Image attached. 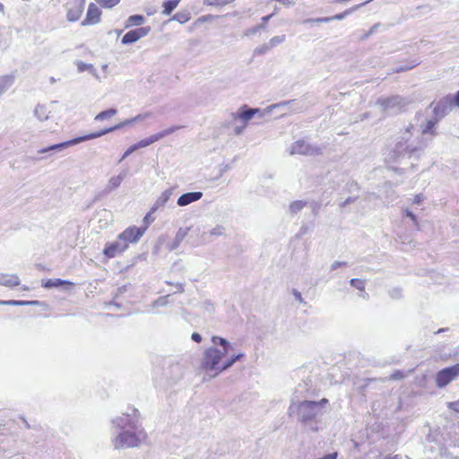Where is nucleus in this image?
<instances>
[{"mask_svg":"<svg viewBox=\"0 0 459 459\" xmlns=\"http://www.w3.org/2000/svg\"><path fill=\"white\" fill-rule=\"evenodd\" d=\"M404 377V374L400 371V370H396L394 371L391 376H390V379L392 380H401Z\"/></svg>","mask_w":459,"mask_h":459,"instance_id":"8fccbe9b","label":"nucleus"},{"mask_svg":"<svg viewBox=\"0 0 459 459\" xmlns=\"http://www.w3.org/2000/svg\"><path fill=\"white\" fill-rule=\"evenodd\" d=\"M202 197H203L202 192H188V193L181 195L178 197V199L177 201V204L181 207L186 206L192 203H195V202L200 200Z\"/></svg>","mask_w":459,"mask_h":459,"instance_id":"a211bd4d","label":"nucleus"},{"mask_svg":"<svg viewBox=\"0 0 459 459\" xmlns=\"http://www.w3.org/2000/svg\"><path fill=\"white\" fill-rule=\"evenodd\" d=\"M127 171L123 170L121 171L117 176L112 177L109 180L108 185L105 187L106 193H111L115 189H117L122 183V181L126 178Z\"/></svg>","mask_w":459,"mask_h":459,"instance_id":"aec40b11","label":"nucleus"},{"mask_svg":"<svg viewBox=\"0 0 459 459\" xmlns=\"http://www.w3.org/2000/svg\"><path fill=\"white\" fill-rule=\"evenodd\" d=\"M117 110L116 108H109V109H107L105 111H102L100 113H99L96 117H95V120L97 121H102L104 119H107V118H109V117H112L113 116H115L117 114Z\"/></svg>","mask_w":459,"mask_h":459,"instance_id":"e433bc0d","label":"nucleus"},{"mask_svg":"<svg viewBox=\"0 0 459 459\" xmlns=\"http://www.w3.org/2000/svg\"><path fill=\"white\" fill-rule=\"evenodd\" d=\"M175 286H176V289H177L178 292H179V293L184 292V285H183V283L178 282V283L175 284Z\"/></svg>","mask_w":459,"mask_h":459,"instance_id":"052dcab7","label":"nucleus"},{"mask_svg":"<svg viewBox=\"0 0 459 459\" xmlns=\"http://www.w3.org/2000/svg\"><path fill=\"white\" fill-rule=\"evenodd\" d=\"M50 111L45 105H37L34 109V115L40 121H46L49 117Z\"/></svg>","mask_w":459,"mask_h":459,"instance_id":"bb28decb","label":"nucleus"},{"mask_svg":"<svg viewBox=\"0 0 459 459\" xmlns=\"http://www.w3.org/2000/svg\"><path fill=\"white\" fill-rule=\"evenodd\" d=\"M290 154H299L307 156H316L323 152V149L317 145H312L304 140H298L291 145Z\"/></svg>","mask_w":459,"mask_h":459,"instance_id":"9d476101","label":"nucleus"},{"mask_svg":"<svg viewBox=\"0 0 459 459\" xmlns=\"http://www.w3.org/2000/svg\"><path fill=\"white\" fill-rule=\"evenodd\" d=\"M350 284H351V286H352L355 289H357L358 290H359V297H360L361 299H363L365 300H368L369 299V295L365 291V284H366L365 280L353 278L350 281Z\"/></svg>","mask_w":459,"mask_h":459,"instance_id":"b1692460","label":"nucleus"},{"mask_svg":"<svg viewBox=\"0 0 459 459\" xmlns=\"http://www.w3.org/2000/svg\"><path fill=\"white\" fill-rule=\"evenodd\" d=\"M168 298H169V295L167 296H163V297H160L158 299L154 300L152 302V307H164L168 304Z\"/></svg>","mask_w":459,"mask_h":459,"instance_id":"79ce46f5","label":"nucleus"},{"mask_svg":"<svg viewBox=\"0 0 459 459\" xmlns=\"http://www.w3.org/2000/svg\"><path fill=\"white\" fill-rule=\"evenodd\" d=\"M235 1L236 0H204V4L211 6L222 7Z\"/></svg>","mask_w":459,"mask_h":459,"instance_id":"4c0bfd02","label":"nucleus"},{"mask_svg":"<svg viewBox=\"0 0 459 459\" xmlns=\"http://www.w3.org/2000/svg\"><path fill=\"white\" fill-rule=\"evenodd\" d=\"M307 205L306 201L297 200L290 204L289 209L292 214H297Z\"/></svg>","mask_w":459,"mask_h":459,"instance_id":"72a5a7b5","label":"nucleus"},{"mask_svg":"<svg viewBox=\"0 0 459 459\" xmlns=\"http://www.w3.org/2000/svg\"><path fill=\"white\" fill-rule=\"evenodd\" d=\"M77 69L80 73L84 72L86 70H93V66L91 64H86L82 61H78L76 63Z\"/></svg>","mask_w":459,"mask_h":459,"instance_id":"c03bdc74","label":"nucleus"},{"mask_svg":"<svg viewBox=\"0 0 459 459\" xmlns=\"http://www.w3.org/2000/svg\"><path fill=\"white\" fill-rule=\"evenodd\" d=\"M190 230V228H186V229H182L180 228L173 241L169 244V250H175L177 249L179 245L181 244V242L186 238V237L187 236V233H188V230Z\"/></svg>","mask_w":459,"mask_h":459,"instance_id":"5701e85b","label":"nucleus"},{"mask_svg":"<svg viewBox=\"0 0 459 459\" xmlns=\"http://www.w3.org/2000/svg\"><path fill=\"white\" fill-rule=\"evenodd\" d=\"M368 117V113H364L363 115H361V118L360 119L364 120V119H366Z\"/></svg>","mask_w":459,"mask_h":459,"instance_id":"338daca9","label":"nucleus"},{"mask_svg":"<svg viewBox=\"0 0 459 459\" xmlns=\"http://www.w3.org/2000/svg\"><path fill=\"white\" fill-rule=\"evenodd\" d=\"M258 112H260L259 108H246L245 109L240 110L238 113V117L244 121H248L255 116V114H256Z\"/></svg>","mask_w":459,"mask_h":459,"instance_id":"cd10ccee","label":"nucleus"},{"mask_svg":"<svg viewBox=\"0 0 459 459\" xmlns=\"http://www.w3.org/2000/svg\"><path fill=\"white\" fill-rule=\"evenodd\" d=\"M303 23H326L329 22V19H325V17L320 18H308L302 22Z\"/></svg>","mask_w":459,"mask_h":459,"instance_id":"37998d69","label":"nucleus"},{"mask_svg":"<svg viewBox=\"0 0 459 459\" xmlns=\"http://www.w3.org/2000/svg\"><path fill=\"white\" fill-rule=\"evenodd\" d=\"M173 187L163 191L152 206L151 212H155L158 209L164 207L173 195Z\"/></svg>","mask_w":459,"mask_h":459,"instance_id":"6ab92c4d","label":"nucleus"},{"mask_svg":"<svg viewBox=\"0 0 459 459\" xmlns=\"http://www.w3.org/2000/svg\"><path fill=\"white\" fill-rule=\"evenodd\" d=\"M366 4V3H362V4H357L350 9H347L346 11H344L343 13H337L333 16H330V17H325V19H329V22H332V21H342L343 20L347 15L352 13L354 11H357L359 10L360 7L364 6Z\"/></svg>","mask_w":459,"mask_h":459,"instance_id":"a878e982","label":"nucleus"},{"mask_svg":"<svg viewBox=\"0 0 459 459\" xmlns=\"http://www.w3.org/2000/svg\"><path fill=\"white\" fill-rule=\"evenodd\" d=\"M144 22V17L140 14H134L128 17L126 21V27L134 25H141Z\"/></svg>","mask_w":459,"mask_h":459,"instance_id":"f704fd0d","label":"nucleus"},{"mask_svg":"<svg viewBox=\"0 0 459 459\" xmlns=\"http://www.w3.org/2000/svg\"><path fill=\"white\" fill-rule=\"evenodd\" d=\"M371 34H368V31L367 33H365L362 37H361V39H368Z\"/></svg>","mask_w":459,"mask_h":459,"instance_id":"69168bd1","label":"nucleus"},{"mask_svg":"<svg viewBox=\"0 0 459 459\" xmlns=\"http://www.w3.org/2000/svg\"><path fill=\"white\" fill-rule=\"evenodd\" d=\"M423 114L417 112L413 119L400 132L394 152L398 156L420 158L437 134L435 121H421Z\"/></svg>","mask_w":459,"mask_h":459,"instance_id":"f257e3e1","label":"nucleus"},{"mask_svg":"<svg viewBox=\"0 0 459 459\" xmlns=\"http://www.w3.org/2000/svg\"><path fill=\"white\" fill-rule=\"evenodd\" d=\"M389 295L393 299H399L403 297L402 290L400 288H394L389 291Z\"/></svg>","mask_w":459,"mask_h":459,"instance_id":"a18cd8bd","label":"nucleus"},{"mask_svg":"<svg viewBox=\"0 0 459 459\" xmlns=\"http://www.w3.org/2000/svg\"><path fill=\"white\" fill-rule=\"evenodd\" d=\"M378 26H379V24H378V23H377V24H375L374 26H372V27L370 28V30H368V34H371V35H372V34L376 31V30H377V28Z\"/></svg>","mask_w":459,"mask_h":459,"instance_id":"e2e57ef3","label":"nucleus"},{"mask_svg":"<svg viewBox=\"0 0 459 459\" xmlns=\"http://www.w3.org/2000/svg\"><path fill=\"white\" fill-rule=\"evenodd\" d=\"M152 117V113L151 112H145V113H143V114H139L135 117H133V120H134V122H139V121H143L146 118H149V117Z\"/></svg>","mask_w":459,"mask_h":459,"instance_id":"49530a36","label":"nucleus"},{"mask_svg":"<svg viewBox=\"0 0 459 459\" xmlns=\"http://www.w3.org/2000/svg\"><path fill=\"white\" fill-rule=\"evenodd\" d=\"M404 212L406 214L407 217H409L411 221L413 222V224L415 226H418V220H417V217L415 216V214L413 212H411L410 210L406 209L404 210Z\"/></svg>","mask_w":459,"mask_h":459,"instance_id":"3c124183","label":"nucleus"},{"mask_svg":"<svg viewBox=\"0 0 459 459\" xmlns=\"http://www.w3.org/2000/svg\"><path fill=\"white\" fill-rule=\"evenodd\" d=\"M127 247L126 242L118 236L116 241L106 246L103 253L106 256L112 258L124 252Z\"/></svg>","mask_w":459,"mask_h":459,"instance_id":"4468645a","label":"nucleus"},{"mask_svg":"<svg viewBox=\"0 0 459 459\" xmlns=\"http://www.w3.org/2000/svg\"><path fill=\"white\" fill-rule=\"evenodd\" d=\"M285 39H286L285 35L274 36L270 39V41L268 43L271 46V48H273L278 46L279 44L284 42Z\"/></svg>","mask_w":459,"mask_h":459,"instance_id":"ea45409f","label":"nucleus"},{"mask_svg":"<svg viewBox=\"0 0 459 459\" xmlns=\"http://www.w3.org/2000/svg\"><path fill=\"white\" fill-rule=\"evenodd\" d=\"M100 10L94 4H90L86 14V18L82 22V25L96 24L100 20Z\"/></svg>","mask_w":459,"mask_h":459,"instance_id":"f3484780","label":"nucleus"},{"mask_svg":"<svg viewBox=\"0 0 459 459\" xmlns=\"http://www.w3.org/2000/svg\"><path fill=\"white\" fill-rule=\"evenodd\" d=\"M449 407L456 412H459V400L454 403H451Z\"/></svg>","mask_w":459,"mask_h":459,"instance_id":"13d9d810","label":"nucleus"},{"mask_svg":"<svg viewBox=\"0 0 459 459\" xmlns=\"http://www.w3.org/2000/svg\"><path fill=\"white\" fill-rule=\"evenodd\" d=\"M412 103V100L400 95L390 96L386 98H379L377 105L381 108L383 112L398 113L403 111L406 107Z\"/></svg>","mask_w":459,"mask_h":459,"instance_id":"423d86ee","label":"nucleus"},{"mask_svg":"<svg viewBox=\"0 0 459 459\" xmlns=\"http://www.w3.org/2000/svg\"><path fill=\"white\" fill-rule=\"evenodd\" d=\"M181 126H171V127H169L165 130H162L157 134H152L150 135L149 137L145 138V139H143L141 141H139L138 143L131 145L126 152L125 153L123 154L122 158L120 159V162L126 159L127 156H129L131 153H133L134 152L137 151L138 149L140 148H144V147H147L152 143H154L155 142H158L160 140H161L162 138L175 133L177 130H178Z\"/></svg>","mask_w":459,"mask_h":459,"instance_id":"0eeeda50","label":"nucleus"},{"mask_svg":"<svg viewBox=\"0 0 459 459\" xmlns=\"http://www.w3.org/2000/svg\"><path fill=\"white\" fill-rule=\"evenodd\" d=\"M384 459H402V457L399 455H395L394 456H386Z\"/></svg>","mask_w":459,"mask_h":459,"instance_id":"0e129e2a","label":"nucleus"},{"mask_svg":"<svg viewBox=\"0 0 459 459\" xmlns=\"http://www.w3.org/2000/svg\"><path fill=\"white\" fill-rule=\"evenodd\" d=\"M179 2H180V0L165 1L162 4V7H163L162 13L164 15H169L174 11V9H176V7L178 5Z\"/></svg>","mask_w":459,"mask_h":459,"instance_id":"c85d7f7f","label":"nucleus"},{"mask_svg":"<svg viewBox=\"0 0 459 459\" xmlns=\"http://www.w3.org/2000/svg\"><path fill=\"white\" fill-rule=\"evenodd\" d=\"M455 106L459 107V91L452 96Z\"/></svg>","mask_w":459,"mask_h":459,"instance_id":"bf43d9fd","label":"nucleus"},{"mask_svg":"<svg viewBox=\"0 0 459 459\" xmlns=\"http://www.w3.org/2000/svg\"><path fill=\"white\" fill-rule=\"evenodd\" d=\"M273 16V13L272 14H269V15H266V16H264L262 18V22L263 23H258V25L249 29L247 30L246 32V35L248 36V35H252V34H255L256 33L258 30H262V29H264L265 28V24L266 22Z\"/></svg>","mask_w":459,"mask_h":459,"instance_id":"7c9ffc66","label":"nucleus"},{"mask_svg":"<svg viewBox=\"0 0 459 459\" xmlns=\"http://www.w3.org/2000/svg\"><path fill=\"white\" fill-rule=\"evenodd\" d=\"M357 197H348L345 201L340 204V206L342 208L351 203H354L356 201Z\"/></svg>","mask_w":459,"mask_h":459,"instance_id":"5fc2aeb1","label":"nucleus"},{"mask_svg":"<svg viewBox=\"0 0 459 459\" xmlns=\"http://www.w3.org/2000/svg\"><path fill=\"white\" fill-rule=\"evenodd\" d=\"M133 123H134V120H133V117H132V118L126 119V120H125V121H123V122H121V123L112 126V127L106 128V129L99 131V132L91 133V134H86V135H83V136L74 138L72 140H69V141H66V142H64V143L53 144V145H50L48 147L40 149V150L38 151V152L39 153H46V152H53V151L61 152V151H63V150H65V149H66V148H68L70 146L75 145V144L82 143L84 141L99 138V137H100L102 135H105L106 134L111 133L113 131L121 129V128H123V127H125L126 126L132 125Z\"/></svg>","mask_w":459,"mask_h":459,"instance_id":"20e7f679","label":"nucleus"},{"mask_svg":"<svg viewBox=\"0 0 459 459\" xmlns=\"http://www.w3.org/2000/svg\"><path fill=\"white\" fill-rule=\"evenodd\" d=\"M148 439V435L143 428L120 431L112 443L115 449H126L139 447Z\"/></svg>","mask_w":459,"mask_h":459,"instance_id":"39448f33","label":"nucleus"},{"mask_svg":"<svg viewBox=\"0 0 459 459\" xmlns=\"http://www.w3.org/2000/svg\"><path fill=\"white\" fill-rule=\"evenodd\" d=\"M1 305H10V306H29V305H37L39 301L37 300H0Z\"/></svg>","mask_w":459,"mask_h":459,"instance_id":"2f4dec72","label":"nucleus"},{"mask_svg":"<svg viewBox=\"0 0 459 459\" xmlns=\"http://www.w3.org/2000/svg\"><path fill=\"white\" fill-rule=\"evenodd\" d=\"M0 285L13 288L20 285V279L16 274L0 273Z\"/></svg>","mask_w":459,"mask_h":459,"instance_id":"4be33fe9","label":"nucleus"},{"mask_svg":"<svg viewBox=\"0 0 459 459\" xmlns=\"http://www.w3.org/2000/svg\"><path fill=\"white\" fill-rule=\"evenodd\" d=\"M84 9V0H74L70 4V6L67 10L66 18L69 22H76L78 21Z\"/></svg>","mask_w":459,"mask_h":459,"instance_id":"dca6fc26","label":"nucleus"},{"mask_svg":"<svg viewBox=\"0 0 459 459\" xmlns=\"http://www.w3.org/2000/svg\"><path fill=\"white\" fill-rule=\"evenodd\" d=\"M291 292H292L293 296L295 297L296 300H298L299 303L305 304L302 295L298 290L292 289Z\"/></svg>","mask_w":459,"mask_h":459,"instance_id":"603ef678","label":"nucleus"},{"mask_svg":"<svg viewBox=\"0 0 459 459\" xmlns=\"http://www.w3.org/2000/svg\"><path fill=\"white\" fill-rule=\"evenodd\" d=\"M418 65V63H413L411 65H401L394 69V73H401L405 72L408 70H411V68L415 67Z\"/></svg>","mask_w":459,"mask_h":459,"instance_id":"09e8293b","label":"nucleus"},{"mask_svg":"<svg viewBox=\"0 0 459 459\" xmlns=\"http://www.w3.org/2000/svg\"><path fill=\"white\" fill-rule=\"evenodd\" d=\"M152 213L153 212H151V210L149 211V212L144 216L143 218V223H144V227L143 228H148V226L152 222L154 221L155 218L152 216Z\"/></svg>","mask_w":459,"mask_h":459,"instance_id":"de8ad7c7","label":"nucleus"},{"mask_svg":"<svg viewBox=\"0 0 459 459\" xmlns=\"http://www.w3.org/2000/svg\"><path fill=\"white\" fill-rule=\"evenodd\" d=\"M191 339L195 342H200L202 341V336L198 333H193Z\"/></svg>","mask_w":459,"mask_h":459,"instance_id":"4d7b16f0","label":"nucleus"},{"mask_svg":"<svg viewBox=\"0 0 459 459\" xmlns=\"http://www.w3.org/2000/svg\"><path fill=\"white\" fill-rule=\"evenodd\" d=\"M342 265H346V262H340V261H335L331 265V270L333 271V270H336L337 268L342 266Z\"/></svg>","mask_w":459,"mask_h":459,"instance_id":"6e6d98bb","label":"nucleus"},{"mask_svg":"<svg viewBox=\"0 0 459 459\" xmlns=\"http://www.w3.org/2000/svg\"><path fill=\"white\" fill-rule=\"evenodd\" d=\"M212 342L213 345H221L222 350L212 347L204 352L201 368L206 372L214 371L210 378L215 377L221 372L227 370L244 356L243 353H238L222 361V358L231 350L230 343L226 339L219 336H212Z\"/></svg>","mask_w":459,"mask_h":459,"instance_id":"f03ea898","label":"nucleus"},{"mask_svg":"<svg viewBox=\"0 0 459 459\" xmlns=\"http://www.w3.org/2000/svg\"><path fill=\"white\" fill-rule=\"evenodd\" d=\"M425 199V196L422 194H418L414 196L412 203L414 204H420Z\"/></svg>","mask_w":459,"mask_h":459,"instance_id":"864d4df0","label":"nucleus"},{"mask_svg":"<svg viewBox=\"0 0 459 459\" xmlns=\"http://www.w3.org/2000/svg\"><path fill=\"white\" fill-rule=\"evenodd\" d=\"M100 6L104 8H112L116 6L120 0H95Z\"/></svg>","mask_w":459,"mask_h":459,"instance_id":"58836bf2","label":"nucleus"},{"mask_svg":"<svg viewBox=\"0 0 459 459\" xmlns=\"http://www.w3.org/2000/svg\"><path fill=\"white\" fill-rule=\"evenodd\" d=\"M453 106H455L454 101L452 100V95H447L441 99L434 107L433 113L434 117L428 119L421 118V121L426 123V121H435V126L445 116L448 114V112L452 109Z\"/></svg>","mask_w":459,"mask_h":459,"instance_id":"1a4fd4ad","label":"nucleus"},{"mask_svg":"<svg viewBox=\"0 0 459 459\" xmlns=\"http://www.w3.org/2000/svg\"><path fill=\"white\" fill-rule=\"evenodd\" d=\"M328 403V400L323 398L319 402L303 401L296 404L291 403L289 407V415L292 416L297 413L298 419L304 425L309 427L312 430L317 428L313 424L317 422L319 417L323 415V408Z\"/></svg>","mask_w":459,"mask_h":459,"instance_id":"7ed1b4c3","label":"nucleus"},{"mask_svg":"<svg viewBox=\"0 0 459 459\" xmlns=\"http://www.w3.org/2000/svg\"><path fill=\"white\" fill-rule=\"evenodd\" d=\"M188 242L192 247H197L212 242V239L208 238V232L202 230L199 227H197L194 230L193 234L189 237Z\"/></svg>","mask_w":459,"mask_h":459,"instance_id":"2eb2a0df","label":"nucleus"},{"mask_svg":"<svg viewBox=\"0 0 459 459\" xmlns=\"http://www.w3.org/2000/svg\"><path fill=\"white\" fill-rule=\"evenodd\" d=\"M271 46L269 45V43H266V44H263L259 47H257L255 49V55H264L265 53H267L270 49H271Z\"/></svg>","mask_w":459,"mask_h":459,"instance_id":"a19ab883","label":"nucleus"},{"mask_svg":"<svg viewBox=\"0 0 459 459\" xmlns=\"http://www.w3.org/2000/svg\"><path fill=\"white\" fill-rule=\"evenodd\" d=\"M155 12H156L155 10L149 9V11H147V14L152 15Z\"/></svg>","mask_w":459,"mask_h":459,"instance_id":"774afa93","label":"nucleus"},{"mask_svg":"<svg viewBox=\"0 0 459 459\" xmlns=\"http://www.w3.org/2000/svg\"><path fill=\"white\" fill-rule=\"evenodd\" d=\"M64 284H71V282L61 280V279H48L42 282V286L46 289H50L54 287H60Z\"/></svg>","mask_w":459,"mask_h":459,"instance_id":"c756f323","label":"nucleus"},{"mask_svg":"<svg viewBox=\"0 0 459 459\" xmlns=\"http://www.w3.org/2000/svg\"><path fill=\"white\" fill-rule=\"evenodd\" d=\"M191 18L190 13L187 11H181L174 14L171 18L172 21H177L183 24L188 22Z\"/></svg>","mask_w":459,"mask_h":459,"instance_id":"473e14b6","label":"nucleus"},{"mask_svg":"<svg viewBox=\"0 0 459 459\" xmlns=\"http://www.w3.org/2000/svg\"><path fill=\"white\" fill-rule=\"evenodd\" d=\"M145 230L146 228L129 227L120 233L119 236L121 239L126 242L128 247L129 243H136L144 234Z\"/></svg>","mask_w":459,"mask_h":459,"instance_id":"ddd939ff","label":"nucleus"},{"mask_svg":"<svg viewBox=\"0 0 459 459\" xmlns=\"http://www.w3.org/2000/svg\"><path fill=\"white\" fill-rule=\"evenodd\" d=\"M459 376V364L446 368L437 374L436 383L438 387H445Z\"/></svg>","mask_w":459,"mask_h":459,"instance_id":"9b49d317","label":"nucleus"},{"mask_svg":"<svg viewBox=\"0 0 459 459\" xmlns=\"http://www.w3.org/2000/svg\"><path fill=\"white\" fill-rule=\"evenodd\" d=\"M138 410L133 409L132 413H123L112 420L113 428L122 430L136 429L138 427Z\"/></svg>","mask_w":459,"mask_h":459,"instance_id":"6e6552de","label":"nucleus"},{"mask_svg":"<svg viewBox=\"0 0 459 459\" xmlns=\"http://www.w3.org/2000/svg\"><path fill=\"white\" fill-rule=\"evenodd\" d=\"M15 76L13 74H6L0 76V95L5 92L14 82Z\"/></svg>","mask_w":459,"mask_h":459,"instance_id":"393cba45","label":"nucleus"},{"mask_svg":"<svg viewBox=\"0 0 459 459\" xmlns=\"http://www.w3.org/2000/svg\"><path fill=\"white\" fill-rule=\"evenodd\" d=\"M285 106H290V110L292 112H296V113L302 112L307 108V105L304 101L296 100L282 101V102H280V103L274 105L273 107L280 108V107H285Z\"/></svg>","mask_w":459,"mask_h":459,"instance_id":"412c9836","label":"nucleus"},{"mask_svg":"<svg viewBox=\"0 0 459 459\" xmlns=\"http://www.w3.org/2000/svg\"><path fill=\"white\" fill-rule=\"evenodd\" d=\"M207 232L208 238L212 240V238L223 236L225 234V228L222 225H216Z\"/></svg>","mask_w":459,"mask_h":459,"instance_id":"c9c22d12","label":"nucleus"},{"mask_svg":"<svg viewBox=\"0 0 459 459\" xmlns=\"http://www.w3.org/2000/svg\"><path fill=\"white\" fill-rule=\"evenodd\" d=\"M243 128H244V126L243 127H239V126L235 127V129H234L235 134H237V135L241 134L242 131H243Z\"/></svg>","mask_w":459,"mask_h":459,"instance_id":"680f3d73","label":"nucleus"},{"mask_svg":"<svg viewBox=\"0 0 459 459\" xmlns=\"http://www.w3.org/2000/svg\"><path fill=\"white\" fill-rule=\"evenodd\" d=\"M151 31V27H141L135 30H129L122 38V44L127 45L132 44L139 40L140 39L147 36Z\"/></svg>","mask_w":459,"mask_h":459,"instance_id":"f8f14e48","label":"nucleus"}]
</instances>
